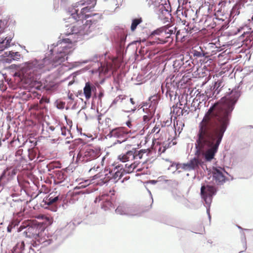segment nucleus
Segmentation results:
<instances>
[{"instance_id": "1", "label": "nucleus", "mask_w": 253, "mask_h": 253, "mask_svg": "<svg viewBox=\"0 0 253 253\" xmlns=\"http://www.w3.org/2000/svg\"><path fill=\"white\" fill-rule=\"evenodd\" d=\"M228 90L219 102L211 104L198 125L195 154L202 155L207 162L213 159L217 152L230 124L232 112L241 95L239 85Z\"/></svg>"}, {"instance_id": "2", "label": "nucleus", "mask_w": 253, "mask_h": 253, "mask_svg": "<svg viewBox=\"0 0 253 253\" xmlns=\"http://www.w3.org/2000/svg\"><path fill=\"white\" fill-rule=\"evenodd\" d=\"M84 5V2L80 1L75 3L68 10L69 14L70 15L69 19H73L78 22V23L73 25L71 28L70 32H68L66 35L74 36V38L77 39H82L90 33L95 28V25L96 23L95 20L90 19L86 20L84 24L81 25L83 22L80 23V21L89 17V15L86 13L91 9L87 6L83 7Z\"/></svg>"}, {"instance_id": "3", "label": "nucleus", "mask_w": 253, "mask_h": 253, "mask_svg": "<svg viewBox=\"0 0 253 253\" xmlns=\"http://www.w3.org/2000/svg\"><path fill=\"white\" fill-rule=\"evenodd\" d=\"M72 37L73 39L71 37L64 38L62 40L58 41L56 44L53 43L51 45L53 47L50 49L51 54H53L54 51H56L55 48L59 46L52 59L53 65L54 66L60 65L65 60H67L68 56L72 54L73 51L72 47L69 44L67 45V43L71 44L72 42H76L78 40L74 38V36Z\"/></svg>"}, {"instance_id": "4", "label": "nucleus", "mask_w": 253, "mask_h": 253, "mask_svg": "<svg viewBox=\"0 0 253 253\" xmlns=\"http://www.w3.org/2000/svg\"><path fill=\"white\" fill-rule=\"evenodd\" d=\"M45 230V226L36 220H26L17 228V232L23 231L22 235L26 238L38 240Z\"/></svg>"}, {"instance_id": "5", "label": "nucleus", "mask_w": 253, "mask_h": 253, "mask_svg": "<svg viewBox=\"0 0 253 253\" xmlns=\"http://www.w3.org/2000/svg\"><path fill=\"white\" fill-rule=\"evenodd\" d=\"M44 60L45 59L39 60L35 59L25 63L22 69L24 76L32 80L37 79L44 67Z\"/></svg>"}, {"instance_id": "6", "label": "nucleus", "mask_w": 253, "mask_h": 253, "mask_svg": "<svg viewBox=\"0 0 253 253\" xmlns=\"http://www.w3.org/2000/svg\"><path fill=\"white\" fill-rule=\"evenodd\" d=\"M99 156L100 152L98 151L91 148L88 146H84L78 151L76 162L87 163L95 160Z\"/></svg>"}, {"instance_id": "7", "label": "nucleus", "mask_w": 253, "mask_h": 253, "mask_svg": "<svg viewBox=\"0 0 253 253\" xmlns=\"http://www.w3.org/2000/svg\"><path fill=\"white\" fill-rule=\"evenodd\" d=\"M217 190L215 186L211 185L203 184L201 187V195L202 199L205 202L207 213L210 215V206L212 202L213 196L216 193Z\"/></svg>"}, {"instance_id": "8", "label": "nucleus", "mask_w": 253, "mask_h": 253, "mask_svg": "<svg viewBox=\"0 0 253 253\" xmlns=\"http://www.w3.org/2000/svg\"><path fill=\"white\" fill-rule=\"evenodd\" d=\"M151 104L147 102L143 103L142 106L143 111L146 114L143 117V121L148 122L153 117L156 109V105L158 103V97L157 95L151 96L149 98Z\"/></svg>"}, {"instance_id": "9", "label": "nucleus", "mask_w": 253, "mask_h": 253, "mask_svg": "<svg viewBox=\"0 0 253 253\" xmlns=\"http://www.w3.org/2000/svg\"><path fill=\"white\" fill-rule=\"evenodd\" d=\"M158 19L164 23L167 22L172 23L173 18L171 14V7L169 3H165L159 6L158 12Z\"/></svg>"}, {"instance_id": "10", "label": "nucleus", "mask_w": 253, "mask_h": 253, "mask_svg": "<svg viewBox=\"0 0 253 253\" xmlns=\"http://www.w3.org/2000/svg\"><path fill=\"white\" fill-rule=\"evenodd\" d=\"M225 172V170L220 168L213 167L212 168V176L218 185H222L226 181V178L223 172Z\"/></svg>"}, {"instance_id": "11", "label": "nucleus", "mask_w": 253, "mask_h": 253, "mask_svg": "<svg viewBox=\"0 0 253 253\" xmlns=\"http://www.w3.org/2000/svg\"><path fill=\"white\" fill-rule=\"evenodd\" d=\"M203 164L202 161L198 157H195L191 159L187 163H184L182 165V168L188 171L198 169Z\"/></svg>"}, {"instance_id": "12", "label": "nucleus", "mask_w": 253, "mask_h": 253, "mask_svg": "<svg viewBox=\"0 0 253 253\" xmlns=\"http://www.w3.org/2000/svg\"><path fill=\"white\" fill-rule=\"evenodd\" d=\"M71 225V223H70L68 224L65 228L56 231L54 235L51 236V238L47 240L46 242H48V244L53 243V240L57 241V243L62 242L63 240L67 237L68 234H66L65 235H62V234L65 231L68 226H70Z\"/></svg>"}, {"instance_id": "13", "label": "nucleus", "mask_w": 253, "mask_h": 253, "mask_svg": "<svg viewBox=\"0 0 253 253\" xmlns=\"http://www.w3.org/2000/svg\"><path fill=\"white\" fill-rule=\"evenodd\" d=\"M227 3V0H220L217 4V5H215L214 7V16L215 19L222 21H224L221 16H224V8L225 6Z\"/></svg>"}, {"instance_id": "14", "label": "nucleus", "mask_w": 253, "mask_h": 253, "mask_svg": "<svg viewBox=\"0 0 253 253\" xmlns=\"http://www.w3.org/2000/svg\"><path fill=\"white\" fill-rule=\"evenodd\" d=\"M100 202H101V208L104 211L109 210L113 205L108 195H103L95 198L94 203H96Z\"/></svg>"}, {"instance_id": "15", "label": "nucleus", "mask_w": 253, "mask_h": 253, "mask_svg": "<svg viewBox=\"0 0 253 253\" xmlns=\"http://www.w3.org/2000/svg\"><path fill=\"white\" fill-rule=\"evenodd\" d=\"M104 55L103 54H95L92 57L89 58L88 59L81 60L79 61L74 62L70 63V65L69 66V69H71L74 68H76L81 66L83 64H86L89 62H97L98 58H103Z\"/></svg>"}, {"instance_id": "16", "label": "nucleus", "mask_w": 253, "mask_h": 253, "mask_svg": "<svg viewBox=\"0 0 253 253\" xmlns=\"http://www.w3.org/2000/svg\"><path fill=\"white\" fill-rule=\"evenodd\" d=\"M127 135V132L125 131L123 127H116L110 130L107 136L111 138L115 137L119 139L124 138Z\"/></svg>"}, {"instance_id": "17", "label": "nucleus", "mask_w": 253, "mask_h": 253, "mask_svg": "<svg viewBox=\"0 0 253 253\" xmlns=\"http://www.w3.org/2000/svg\"><path fill=\"white\" fill-rule=\"evenodd\" d=\"M125 174L124 170V165H118L114 168V173L112 174V178L117 180L116 182L121 179Z\"/></svg>"}, {"instance_id": "18", "label": "nucleus", "mask_w": 253, "mask_h": 253, "mask_svg": "<svg viewBox=\"0 0 253 253\" xmlns=\"http://www.w3.org/2000/svg\"><path fill=\"white\" fill-rule=\"evenodd\" d=\"M17 173V169H4L0 176V181L5 178H7V180H10L15 176Z\"/></svg>"}, {"instance_id": "19", "label": "nucleus", "mask_w": 253, "mask_h": 253, "mask_svg": "<svg viewBox=\"0 0 253 253\" xmlns=\"http://www.w3.org/2000/svg\"><path fill=\"white\" fill-rule=\"evenodd\" d=\"M96 90V87L91 83L88 82L85 84L84 87V94L86 99H89L92 95V92Z\"/></svg>"}, {"instance_id": "20", "label": "nucleus", "mask_w": 253, "mask_h": 253, "mask_svg": "<svg viewBox=\"0 0 253 253\" xmlns=\"http://www.w3.org/2000/svg\"><path fill=\"white\" fill-rule=\"evenodd\" d=\"M6 57L3 59L4 63H10L12 60H17L20 57V54L18 52H13L12 51L6 52L4 53Z\"/></svg>"}, {"instance_id": "21", "label": "nucleus", "mask_w": 253, "mask_h": 253, "mask_svg": "<svg viewBox=\"0 0 253 253\" xmlns=\"http://www.w3.org/2000/svg\"><path fill=\"white\" fill-rule=\"evenodd\" d=\"M129 206L126 204H120L116 209V212L121 215H125L128 216L130 212H129Z\"/></svg>"}, {"instance_id": "22", "label": "nucleus", "mask_w": 253, "mask_h": 253, "mask_svg": "<svg viewBox=\"0 0 253 253\" xmlns=\"http://www.w3.org/2000/svg\"><path fill=\"white\" fill-rule=\"evenodd\" d=\"M133 155L132 151H127L125 154L119 155L118 159L123 163L132 161L134 160V156Z\"/></svg>"}, {"instance_id": "23", "label": "nucleus", "mask_w": 253, "mask_h": 253, "mask_svg": "<svg viewBox=\"0 0 253 253\" xmlns=\"http://www.w3.org/2000/svg\"><path fill=\"white\" fill-rule=\"evenodd\" d=\"M173 25L174 21L163 26L164 33H165V35H169L167 36L168 38L171 35H174L176 32V28L175 27L172 28Z\"/></svg>"}, {"instance_id": "24", "label": "nucleus", "mask_w": 253, "mask_h": 253, "mask_svg": "<svg viewBox=\"0 0 253 253\" xmlns=\"http://www.w3.org/2000/svg\"><path fill=\"white\" fill-rule=\"evenodd\" d=\"M129 212H130V214L128 216H139L142 212V211L140 207L138 206L129 205Z\"/></svg>"}, {"instance_id": "25", "label": "nucleus", "mask_w": 253, "mask_h": 253, "mask_svg": "<svg viewBox=\"0 0 253 253\" xmlns=\"http://www.w3.org/2000/svg\"><path fill=\"white\" fill-rule=\"evenodd\" d=\"M59 196H55L53 195V193H50L45 199H44V201L48 205L53 204L55 203L59 200Z\"/></svg>"}, {"instance_id": "26", "label": "nucleus", "mask_w": 253, "mask_h": 253, "mask_svg": "<svg viewBox=\"0 0 253 253\" xmlns=\"http://www.w3.org/2000/svg\"><path fill=\"white\" fill-rule=\"evenodd\" d=\"M72 145L74 148L76 149L77 153H78V151H79L82 147H84V146H85L83 139L81 138L74 140L72 142Z\"/></svg>"}, {"instance_id": "27", "label": "nucleus", "mask_w": 253, "mask_h": 253, "mask_svg": "<svg viewBox=\"0 0 253 253\" xmlns=\"http://www.w3.org/2000/svg\"><path fill=\"white\" fill-rule=\"evenodd\" d=\"M241 8V4L240 3H236L232 7L230 13V18L232 17L234 18L235 16L238 15L240 13V9Z\"/></svg>"}, {"instance_id": "28", "label": "nucleus", "mask_w": 253, "mask_h": 253, "mask_svg": "<svg viewBox=\"0 0 253 253\" xmlns=\"http://www.w3.org/2000/svg\"><path fill=\"white\" fill-rule=\"evenodd\" d=\"M28 156L30 161H33L35 159H36L35 160V162L38 161L39 159V156H37V155L38 154V151L37 150L34 149H29L28 150Z\"/></svg>"}, {"instance_id": "29", "label": "nucleus", "mask_w": 253, "mask_h": 253, "mask_svg": "<svg viewBox=\"0 0 253 253\" xmlns=\"http://www.w3.org/2000/svg\"><path fill=\"white\" fill-rule=\"evenodd\" d=\"M142 18L141 17L135 18L132 19L130 29L131 31H134L137 26L142 22Z\"/></svg>"}, {"instance_id": "30", "label": "nucleus", "mask_w": 253, "mask_h": 253, "mask_svg": "<svg viewBox=\"0 0 253 253\" xmlns=\"http://www.w3.org/2000/svg\"><path fill=\"white\" fill-rule=\"evenodd\" d=\"M130 151H132L134 155V160L135 159H141L144 153H146V150L145 149H141L139 151L137 150L136 149H132L130 150Z\"/></svg>"}, {"instance_id": "31", "label": "nucleus", "mask_w": 253, "mask_h": 253, "mask_svg": "<svg viewBox=\"0 0 253 253\" xmlns=\"http://www.w3.org/2000/svg\"><path fill=\"white\" fill-rule=\"evenodd\" d=\"M25 248V244L23 241L20 243H18L13 248V252L12 253L15 252V253H22L23 251Z\"/></svg>"}, {"instance_id": "32", "label": "nucleus", "mask_w": 253, "mask_h": 253, "mask_svg": "<svg viewBox=\"0 0 253 253\" xmlns=\"http://www.w3.org/2000/svg\"><path fill=\"white\" fill-rule=\"evenodd\" d=\"M20 223V221L18 219L12 220L8 224L7 227V231L8 233H10L12 229L15 228L16 226H18Z\"/></svg>"}, {"instance_id": "33", "label": "nucleus", "mask_w": 253, "mask_h": 253, "mask_svg": "<svg viewBox=\"0 0 253 253\" xmlns=\"http://www.w3.org/2000/svg\"><path fill=\"white\" fill-rule=\"evenodd\" d=\"M219 92H220L217 90L215 91L214 90H212V91H211L210 90V88L207 89L205 91L206 95L208 98L212 97L216 98L217 95L219 93Z\"/></svg>"}, {"instance_id": "34", "label": "nucleus", "mask_w": 253, "mask_h": 253, "mask_svg": "<svg viewBox=\"0 0 253 253\" xmlns=\"http://www.w3.org/2000/svg\"><path fill=\"white\" fill-rule=\"evenodd\" d=\"M199 48L200 49V51L193 49L191 51V53L193 54L194 57H202L205 56V53L201 48L199 47Z\"/></svg>"}, {"instance_id": "35", "label": "nucleus", "mask_w": 253, "mask_h": 253, "mask_svg": "<svg viewBox=\"0 0 253 253\" xmlns=\"http://www.w3.org/2000/svg\"><path fill=\"white\" fill-rule=\"evenodd\" d=\"M126 34L124 31L121 32L120 35L119 36V42L121 47L124 45L126 41Z\"/></svg>"}, {"instance_id": "36", "label": "nucleus", "mask_w": 253, "mask_h": 253, "mask_svg": "<svg viewBox=\"0 0 253 253\" xmlns=\"http://www.w3.org/2000/svg\"><path fill=\"white\" fill-rule=\"evenodd\" d=\"M172 196L173 198L178 202H181L184 199L183 195L179 191H173Z\"/></svg>"}, {"instance_id": "37", "label": "nucleus", "mask_w": 253, "mask_h": 253, "mask_svg": "<svg viewBox=\"0 0 253 253\" xmlns=\"http://www.w3.org/2000/svg\"><path fill=\"white\" fill-rule=\"evenodd\" d=\"M164 28L163 26L160 27L159 28H157V29L151 32L150 37H153L154 36L158 35L160 36L162 34L164 33Z\"/></svg>"}, {"instance_id": "38", "label": "nucleus", "mask_w": 253, "mask_h": 253, "mask_svg": "<svg viewBox=\"0 0 253 253\" xmlns=\"http://www.w3.org/2000/svg\"><path fill=\"white\" fill-rule=\"evenodd\" d=\"M134 169H133L131 164L129 165L126 164L125 166H124V170L125 174L131 173L133 171Z\"/></svg>"}, {"instance_id": "39", "label": "nucleus", "mask_w": 253, "mask_h": 253, "mask_svg": "<svg viewBox=\"0 0 253 253\" xmlns=\"http://www.w3.org/2000/svg\"><path fill=\"white\" fill-rule=\"evenodd\" d=\"M60 129L61 130V134L62 135L66 136L67 132H68L70 135V136L71 137H72V134H71V133L70 132V131L68 129H66V127H60Z\"/></svg>"}, {"instance_id": "40", "label": "nucleus", "mask_w": 253, "mask_h": 253, "mask_svg": "<svg viewBox=\"0 0 253 253\" xmlns=\"http://www.w3.org/2000/svg\"><path fill=\"white\" fill-rule=\"evenodd\" d=\"M190 108L188 106H184L183 108L181 110V114L182 115L185 116L186 115L188 114L190 111Z\"/></svg>"}, {"instance_id": "41", "label": "nucleus", "mask_w": 253, "mask_h": 253, "mask_svg": "<svg viewBox=\"0 0 253 253\" xmlns=\"http://www.w3.org/2000/svg\"><path fill=\"white\" fill-rule=\"evenodd\" d=\"M174 95L173 91H170V90H167L166 93V96L168 98H169L170 100H172V97Z\"/></svg>"}, {"instance_id": "42", "label": "nucleus", "mask_w": 253, "mask_h": 253, "mask_svg": "<svg viewBox=\"0 0 253 253\" xmlns=\"http://www.w3.org/2000/svg\"><path fill=\"white\" fill-rule=\"evenodd\" d=\"M213 84L221 88H222L223 86V82L221 80H217L216 82H214Z\"/></svg>"}, {"instance_id": "43", "label": "nucleus", "mask_w": 253, "mask_h": 253, "mask_svg": "<svg viewBox=\"0 0 253 253\" xmlns=\"http://www.w3.org/2000/svg\"><path fill=\"white\" fill-rule=\"evenodd\" d=\"M91 192V191L90 190H88V189H83V190H82L78 192H77L76 193L77 194H89Z\"/></svg>"}, {"instance_id": "44", "label": "nucleus", "mask_w": 253, "mask_h": 253, "mask_svg": "<svg viewBox=\"0 0 253 253\" xmlns=\"http://www.w3.org/2000/svg\"><path fill=\"white\" fill-rule=\"evenodd\" d=\"M123 1V0H115L114 1V3L116 6L115 9L119 8L120 7V6L122 5Z\"/></svg>"}, {"instance_id": "45", "label": "nucleus", "mask_w": 253, "mask_h": 253, "mask_svg": "<svg viewBox=\"0 0 253 253\" xmlns=\"http://www.w3.org/2000/svg\"><path fill=\"white\" fill-rule=\"evenodd\" d=\"M127 140V135H126L125 137L122 138L121 139H119L116 141V142H114V145L119 143L121 144L124 142H125Z\"/></svg>"}, {"instance_id": "46", "label": "nucleus", "mask_w": 253, "mask_h": 253, "mask_svg": "<svg viewBox=\"0 0 253 253\" xmlns=\"http://www.w3.org/2000/svg\"><path fill=\"white\" fill-rule=\"evenodd\" d=\"M246 39L250 42L253 41V32H252L247 35Z\"/></svg>"}, {"instance_id": "47", "label": "nucleus", "mask_w": 253, "mask_h": 253, "mask_svg": "<svg viewBox=\"0 0 253 253\" xmlns=\"http://www.w3.org/2000/svg\"><path fill=\"white\" fill-rule=\"evenodd\" d=\"M222 88L220 87H218L216 85L212 84V86L210 88V90L212 91V90H214L215 91L217 90L219 92L221 90Z\"/></svg>"}, {"instance_id": "48", "label": "nucleus", "mask_w": 253, "mask_h": 253, "mask_svg": "<svg viewBox=\"0 0 253 253\" xmlns=\"http://www.w3.org/2000/svg\"><path fill=\"white\" fill-rule=\"evenodd\" d=\"M160 130V128L159 126H155L152 129L151 133H156V134L158 133Z\"/></svg>"}, {"instance_id": "49", "label": "nucleus", "mask_w": 253, "mask_h": 253, "mask_svg": "<svg viewBox=\"0 0 253 253\" xmlns=\"http://www.w3.org/2000/svg\"><path fill=\"white\" fill-rule=\"evenodd\" d=\"M229 20L228 19L227 21L226 22H225L224 23V24L222 25L221 29H223V30L226 29L229 27Z\"/></svg>"}, {"instance_id": "50", "label": "nucleus", "mask_w": 253, "mask_h": 253, "mask_svg": "<svg viewBox=\"0 0 253 253\" xmlns=\"http://www.w3.org/2000/svg\"><path fill=\"white\" fill-rule=\"evenodd\" d=\"M103 176V175L100 173H98L96 174H95V175L93 176V179H97V178H100L101 179H102L103 178L102 177Z\"/></svg>"}, {"instance_id": "51", "label": "nucleus", "mask_w": 253, "mask_h": 253, "mask_svg": "<svg viewBox=\"0 0 253 253\" xmlns=\"http://www.w3.org/2000/svg\"><path fill=\"white\" fill-rule=\"evenodd\" d=\"M3 24H4V22H2V21L0 20V34L4 32L3 27L2 26V25H3Z\"/></svg>"}, {"instance_id": "52", "label": "nucleus", "mask_w": 253, "mask_h": 253, "mask_svg": "<svg viewBox=\"0 0 253 253\" xmlns=\"http://www.w3.org/2000/svg\"><path fill=\"white\" fill-rule=\"evenodd\" d=\"M104 96V92L103 91L101 90L98 95V99L101 101V98Z\"/></svg>"}, {"instance_id": "53", "label": "nucleus", "mask_w": 253, "mask_h": 253, "mask_svg": "<svg viewBox=\"0 0 253 253\" xmlns=\"http://www.w3.org/2000/svg\"><path fill=\"white\" fill-rule=\"evenodd\" d=\"M180 21L181 22V23H182V24L183 25H186V23L187 22L185 20H182L181 18L177 17V22H179Z\"/></svg>"}, {"instance_id": "54", "label": "nucleus", "mask_w": 253, "mask_h": 253, "mask_svg": "<svg viewBox=\"0 0 253 253\" xmlns=\"http://www.w3.org/2000/svg\"><path fill=\"white\" fill-rule=\"evenodd\" d=\"M46 168L47 169L48 171H50L51 169L53 168V166L52 165H46Z\"/></svg>"}, {"instance_id": "55", "label": "nucleus", "mask_w": 253, "mask_h": 253, "mask_svg": "<svg viewBox=\"0 0 253 253\" xmlns=\"http://www.w3.org/2000/svg\"><path fill=\"white\" fill-rule=\"evenodd\" d=\"M131 165H132V167L135 169L138 166V163L137 162H134V163H131Z\"/></svg>"}, {"instance_id": "56", "label": "nucleus", "mask_w": 253, "mask_h": 253, "mask_svg": "<svg viewBox=\"0 0 253 253\" xmlns=\"http://www.w3.org/2000/svg\"><path fill=\"white\" fill-rule=\"evenodd\" d=\"M129 179V176H126L123 178V179L121 181L122 183L124 182V181H126Z\"/></svg>"}, {"instance_id": "57", "label": "nucleus", "mask_w": 253, "mask_h": 253, "mask_svg": "<svg viewBox=\"0 0 253 253\" xmlns=\"http://www.w3.org/2000/svg\"><path fill=\"white\" fill-rule=\"evenodd\" d=\"M157 182V181L155 180H151L149 181V183L152 184H155Z\"/></svg>"}, {"instance_id": "58", "label": "nucleus", "mask_w": 253, "mask_h": 253, "mask_svg": "<svg viewBox=\"0 0 253 253\" xmlns=\"http://www.w3.org/2000/svg\"><path fill=\"white\" fill-rule=\"evenodd\" d=\"M99 168H100V167H99V166H97L96 168H95V167H93V168H91V169H89V171H92V170H97V169H99Z\"/></svg>"}, {"instance_id": "59", "label": "nucleus", "mask_w": 253, "mask_h": 253, "mask_svg": "<svg viewBox=\"0 0 253 253\" xmlns=\"http://www.w3.org/2000/svg\"><path fill=\"white\" fill-rule=\"evenodd\" d=\"M126 124L127 126L128 127H129V128H130V127H131V122H129V121L127 122L126 123Z\"/></svg>"}, {"instance_id": "60", "label": "nucleus", "mask_w": 253, "mask_h": 253, "mask_svg": "<svg viewBox=\"0 0 253 253\" xmlns=\"http://www.w3.org/2000/svg\"><path fill=\"white\" fill-rule=\"evenodd\" d=\"M48 128L52 131H54L55 130V127L53 126H49Z\"/></svg>"}, {"instance_id": "61", "label": "nucleus", "mask_w": 253, "mask_h": 253, "mask_svg": "<svg viewBox=\"0 0 253 253\" xmlns=\"http://www.w3.org/2000/svg\"><path fill=\"white\" fill-rule=\"evenodd\" d=\"M34 168L33 164L29 163V168H27L28 169H32Z\"/></svg>"}, {"instance_id": "62", "label": "nucleus", "mask_w": 253, "mask_h": 253, "mask_svg": "<svg viewBox=\"0 0 253 253\" xmlns=\"http://www.w3.org/2000/svg\"><path fill=\"white\" fill-rule=\"evenodd\" d=\"M68 98L69 99H70V100H73L74 99V98H73V95L71 94L70 95H68Z\"/></svg>"}, {"instance_id": "63", "label": "nucleus", "mask_w": 253, "mask_h": 253, "mask_svg": "<svg viewBox=\"0 0 253 253\" xmlns=\"http://www.w3.org/2000/svg\"><path fill=\"white\" fill-rule=\"evenodd\" d=\"M16 67H17V66L16 65L12 64L11 65H10V68L13 69V68H16Z\"/></svg>"}, {"instance_id": "64", "label": "nucleus", "mask_w": 253, "mask_h": 253, "mask_svg": "<svg viewBox=\"0 0 253 253\" xmlns=\"http://www.w3.org/2000/svg\"><path fill=\"white\" fill-rule=\"evenodd\" d=\"M182 14L183 16H184L185 17H187V12L185 11L184 12H182Z\"/></svg>"}]
</instances>
